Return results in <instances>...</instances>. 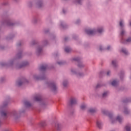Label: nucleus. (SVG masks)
I'll return each instance as SVG.
<instances>
[{"label": "nucleus", "mask_w": 131, "mask_h": 131, "mask_svg": "<svg viewBox=\"0 0 131 131\" xmlns=\"http://www.w3.org/2000/svg\"><path fill=\"white\" fill-rule=\"evenodd\" d=\"M49 86L52 89L53 92H55V91L57 90V86H56V84L54 83H50L49 84Z\"/></svg>", "instance_id": "obj_1"}, {"label": "nucleus", "mask_w": 131, "mask_h": 131, "mask_svg": "<svg viewBox=\"0 0 131 131\" xmlns=\"http://www.w3.org/2000/svg\"><path fill=\"white\" fill-rule=\"evenodd\" d=\"M85 32L89 35H93V34H95L96 31L94 30H85Z\"/></svg>", "instance_id": "obj_2"}, {"label": "nucleus", "mask_w": 131, "mask_h": 131, "mask_svg": "<svg viewBox=\"0 0 131 131\" xmlns=\"http://www.w3.org/2000/svg\"><path fill=\"white\" fill-rule=\"evenodd\" d=\"M76 99L74 98H72L70 100V104L71 105H75V104H76Z\"/></svg>", "instance_id": "obj_3"}, {"label": "nucleus", "mask_w": 131, "mask_h": 131, "mask_svg": "<svg viewBox=\"0 0 131 131\" xmlns=\"http://www.w3.org/2000/svg\"><path fill=\"white\" fill-rule=\"evenodd\" d=\"M48 68V66L47 65H42L40 67V71H45Z\"/></svg>", "instance_id": "obj_4"}, {"label": "nucleus", "mask_w": 131, "mask_h": 131, "mask_svg": "<svg viewBox=\"0 0 131 131\" xmlns=\"http://www.w3.org/2000/svg\"><path fill=\"white\" fill-rule=\"evenodd\" d=\"M34 100H35V101L39 102V101H41V96H35L34 98Z\"/></svg>", "instance_id": "obj_5"}, {"label": "nucleus", "mask_w": 131, "mask_h": 131, "mask_svg": "<svg viewBox=\"0 0 131 131\" xmlns=\"http://www.w3.org/2000/svg\"><path fill=\"white\" fill-rule=\"evenodd\" d=\"M125 129H126V131H131V125L130 124H128L126 125L125 127Z\"/></svg>", "instance_id": "obj_6"}, {"label": "nucleus", "mask_w": 131, "mask_h": 131, "mask_svg": "<svg viewBox=\"0 0 131 131\" xmlns=\"http://www.w3.org/2000/svg\"><path fill=\"white\" fill-rule=\"evenodd\" d=\"M1 115L3 117H7V115H8V113H7V112L6 111H2L1 112Z\"/></svg>", "instance_id": "obj_7"}, {"label": "nucleus", "mask_w": 131, "mask_h": 131, "mask_svg": "<svg viewBox=\"0 0 131 131\" xmlns=\"http://www.w3.org/2000/svg\"><path fill=\"white\" fill-rule=\"evenodd\" d=\"M96 123H97V125L98 127H99V128H101L102 122H101V121H97Z\"/></svg>", "instance_id": "obj_8"}, {"label": "nucleus", "mask_w": 131, "mask_h": 131, "mask_svg": "<svg viewBox=\"0 0 131 131\" xmlns=\"http://www.w3.org/2000/svg\"><path fill=\"white\" fill-rule=\"evenodd\" d=\"M38 8H41L43 6L42 2L41 1H39L37 4Z\"/></svg>", "instance_id": "obj_9"}, {"label": "nucleus", "mask_w": 131, "mask_h": 131, "mask_svg": "<svg viewBox=\"0 0 131 131\" xmlns=\"http://www.w3.org/2000/svg\"><path fill=\"white\" fill-rule=\"evenodd\" d=\"M25 105L26 107H30L31 106V103L27 101H25Z\"/></svg>", "instance_id": "obj_10"}, {"label": "nucleus", "mask_w": 131, "mask_h": 131, "mask_svg": "<svg viewBox=\"0 0 131 131\" xmlns=\"http://www.w3.org/2000/svg\"><path fill=\"white\" fill-rule=\"evenodd\" d=\"M42 51V49L39 48L37 50V55H40L41 54V52Z\"/></svg>", "instance_id": "obj_11"}, {"label": "nucleus", "mask_w": 131, "mask_h": 131, "mask_svg": "<svg viewBox=\"0 0 131 131\" xmlns=\"http://www.w3.org/2000/svg\"><path fill=\"white\" fill-rule=\"evenodd\" d=\"M65 52H66V53H70L71 52V49L70 48L67 47L65 48Z\"/></svg>", "instance_id": "obj_12"}, {"label": "nucleus", "mask_w": 131, "mask_h": 131, "mask_svg": "<svg viewBox=\"0 0 131 131\" xmlns=\"http://www.w3.org/2000/svg\"><path fill=\"white\" fill-rule=\"evenodd\" d=\"M111 84L113 86H115L117 85V81H116V80H114L112 82Z\"/></svg>", "instance_id": "obj_13"}, {"label": "nucleus", "mask_w": 131, "mask_h": 131, "mask_svg": "<svg viewBox=\"0 0 131 131\" xmlns=\"http://www.w3.org/2000/svg\"><path fill=\"white\" fill-rule=\"evenodd\" d=\"M96 111H97V110L95 108H91L90 110H89V112L90 113H95V112H96Z\"/></svg>", "instance_id": "obj_14"}, {"label": "nucleus", "mask_w": 131, "mask_h": 131, "mask_svg": "<svg viewBox=\"0 0 131 131\" xmlns=\"http://www.w3.org/2000/svg\"><path fill=\"white\" fill-rule=\"evenodd\" d=\"M122 53H123L125 55H127V51L124 49H122L121 51Z\"/></svg>", "instance_id": "obj_15"}, {"label": "nucleus", "mask_w": 131, "mask_h": 131, "mask_svg": "<svg viewBox=\"0 0 131 131\" xmlns=\"http://www.w3.org/2000/svg\"><path fill=\"white\" fill-rule=\"evenodd\" d=\"M27 65H28V62H25L20 67V68H22V67H24V66H27Z\"/></svg>", "instance_id": "obj_16"}, {"label": "nucleus", "mask_w": 131, "mask_h": 131, "mask_svg": "<svg viewBox=\"0 0 131 131\" xmlns=\"http://www.w3.org/2000/svg\"><path fill=\"white\" fill-rule=\"evenodd\" d=\"M97 32L98 33H102L103 32V28H99L97 30Z\"/></svg>", "instance_id": "obj_17"}, {"label": "nucleus", "mask_w": 131, "mask_h": 131, "mask_svg": "<svg viewBox=\"0 0 131 131\" xmlns=\"http://www.w3.org/2000/svg\"><path fill=\"white\" fill-rule=\"evenodd\" d=\"M116 120L119 121V122H121V121L122 120V119L121 118V117H120L119 116H118L116 118Z\"/></svg>", "instance_id": "obj_18"}, {"label": "nucleus", "mask_w": 131, "mask_h": 131, "mask_svg": "<svg viewBox=\"0 0 131 131\" xmlns=\"http://www.w3.org/2000/svg\"><path fill=\"white\" fill-rule=\"evenodd\" d=\"M109 93V92H104L103 94H102V97L104 98L105 97H106V96H107V95H108V94Z\"/></svg>", "instance_id": "obj_19"}, {"label": "nucleus", "mask_w": 131, "mask_h": 131, "mask_svg": "<svg viewBox=\"0 0 131 131\" xmlns=\"http://www.w3.org/2000/svg\"><path fill=\"white\" fill-rule=\"evenodd\" d=\"M116 64H117L116 61L113 60L112 61V65H113V66H115V67L116 66Z\"/></svg>", "instance_id": "obj_20"}, {"label": "nucleus", "mask_w": 131, "mask_h": 131, "mask_svg": "<svg viewBox=\"0 0 131 131\" xmlns=\"http://www.w3.org/2000/svg\"><path fill=\"white\" fill-rule=\"evenodd\" d=\"M23 83V82H22L21 81H19L17 82V84L19 86H20V85H22Z\"/></svg>", "instance_id": "obj_21"}, {"label": "nucleus", "mask_w": 131, "mask_h": 131, "mask_svg": "<svg viewBox=\"0 0 131 131\" xmlns=\"http://www.w3.org/2000/svg\"><path fill=\"white\" fill-rule=\"evenodd\" d=\"M120 27H123V23L122 20L120 21Z\"/></svg>", "instance_id": "obj_22"}, {"label": "nucleus", "mask_w": 131, "mask_h": 131, "mask_svg": "<svg viewBox=\"0 0 131 131\" xmlns=\"http://www.w3.org/2000/svg\"><path fill=\"white\" fill-rule=\"evenodd\" d=\"M67 84H68L67 81L63 82V86H67Z\"/></svg>", "instance_id": "obj_23"}, {"label": "nucleus", "mask_w": 131, "mask_h": 131, "mask_svg": "<svg viewBox=\"0 0 131 131\" xmlns=\"http://www.w3.org/2000/svg\"><path fill=\"white\" fill-rule=\"evenodd\" d=\"M81 109H82V110H84V109H85V105H82L81 106Z\"/></svg>", "instance_id": "obj_24"}, {"label": "nucleus", "mask_w": 131, "mask_h": 131, "mask_svg": "<svg viewBox=\"0 0 131 131\" xmlns=\"http://www.w3.org/2000/svg\"><path fill=\"white\" fill-rule=\"evenodd\" d=\"M126 42H131V38H128L126 40Z\"/></svg>", "instance_id": "obj_25"}, {"label": "nucleus", "mask_w": 131, "mask_h": 131, "mask_svg": "<svg viewBox=\"0 0 131 131\" xmlns=\"http://www.w3.org/2000/svg\"><path fill=\"white\" fill-rule=\"evenodd\" d=\"M57 64H58V65H63V64H64V62L62 61H59L57 62Z\"/></svg>", "instance_id": "obj_26"}, {"label": "nucleus", "mask_w": 131, "mask_h": 131, "mask_svg": "<svg viewBox=\"0 0 131 131\" xmlns=\"http://www.w3.org/2000/svg\"><path fill=\"white\" fill-rule=\"evenodd\" d=\"M74 61H79V58L77 57L76 58H73V59Z\"/></svg>", "instance_id": "obj_27"}, {"label": "nucleus", "mask_w": 131, "mask_h": 131, "mask_svg": "<svg viewBox=\"0 0 131 131\" xmlns=\"http://www.w3.org/2000/svg\"><path fill=\"white\" fill-rule=\"evenodd\" d=\"M120 34H121V36H123V35L124 34V31H122Z\"/></svg>", "instance_id": "obj_28"}, {"label": "nucleus", "mask_w": 131, "mask_h": 131, "mask_svg": "<svg viewBox=\"0 0 131 131\" xmlns=\"http://www.w3.org/2000/svg\"><path fill=\"white\" fill-rule=\"evenodd\" d=\"M56 127H57V129H59V127H61V125L57 124Z\"/></svg>", "instance_id": "obj_29"}, {"label": "nucleus", "mask_w": 131, "mask_h": 131, "mask_svg": "<svg viewBox=\"0 0 131 131\" xmlns=\"http://www.w3.org/2000/svg\"><path fill=\"white\" fill-rule=\"evenodd\" d=\"M124 112L125 114H128V111L127 110H125Z\"/></svg>", "instance_id": "obj_30"}, {"label": "nucleus", "mask_w": 131, "mask_h": 131, "mask_svg": "<svg viewBox=\"0 0 131 131\" xmlns=\"http://www.w3.org/2000/svg\"><path fill=\"white\" fill-rule=\"evenodd\" d=\"M21 53L17 54V57L18 58H21Z\"/></svg>", "instance_id": "obj_31"}, {"label": "nucleus", "mask_w": 131, "mask_h": 131, "mask_svg": "<svg viewBox=\"0 0 131 131\" xmlns=\"http://www.w3.org/2000/svg\"><path fill=\"white\" fill-rule=\"evenodd\" d=\"M81 2V0H76V3H77L78 4H80Z\"/></svg>", "instance_id": "obj_32"}, {"label": "nucleus", "mask_w": 131, "mask_h": 131, "mask_svg": "<svg viewBox=\"0 0 131 131\" xmlns=\"http://www.w3.org/2000/svg\"><path fill=\"white\" fill-rule=\"evenodd\" d=\"M108 117H110V118H111L112 117V114H109Z\"/></svg>", "instance_id": "obj_33"}, {"label": "nucleus", "mask_w": 131, "mask_h": 131, "mask_svg": "<svg viewBox=\"0 0 131 131\" xmlns=\"http://www.w3.org/2000/svg\"><path fill=\"white\" fill-rule=\"evenodd\" d=\"M102 113H103V114H107L106 112L105 111H102Z\"/></svg>", "instance_id": "obj_34"}, {"label": "nucleus", "mask_w": 131, "mask_h": 131, "mask_svg": "<svg viewBox=\"0 0 131 131\" xmlns=\"http://www.w3.org/2000/svg\"><path fill=\"white\" fill-rule=\"evenodd\" d=\"M98 88H100V84H98L96 86V88L98 89Z\"/></svg>", "instance_id": "obj_35"}, {"label": "nucleus", "mask_w": 131, "mask_h": 131, "mask_svg": "<svg viewBox=\"0 0 131 131\" xmlns=\"http://www.w3.org/2000/svg\"><path fill=\"white\" fill-rule=\"evenodd\" d=\"M110 75V71H108L107 72V75Z\"/></svg>", "instance_id": "obj_36"}, {"label": "nucleus", "mask_w": 131, "mask_h": 131, "mask_svg": "<svg viewBox=\"0 0 131 131\" xmlns=\"http://www.w3.org/2000/svg\"><path fill=\"white\" fill-rule=\"evenodd\" d=\"M106 50H110V46L107 47V48H106Z\"/></svg>", "instance_id": "obj_37"}, {"label": "nucleus", "mask_w": 131, "mask_h": 131, "mask_svg": "<svg viewBox=\"0 0 131 131\" xmlns=\"http://www.w3.org/2000/svg\"><path fill=\"white\" fill-rule=\"evenodd\" d=\"M123 103H126V102H128V100H124Z\"/></svg>", "instance_id": "obj_38"}, {"label": "nucleus", "mask_w": 131, "mask_h": 131, "mask_svg": "<svg viewBox=\"0 0 131 131\" xmlns=\"http://www.w3.org/2000/svg\"><path fill=\"white\" fill-rule=\"evenodd\" d=\"M99 50H100V51H102V47H100Z\"/></svg>", "instance_id": "obj_39"}, {"label": "nucleus", "mask_w": 131, "mask_h": 131, "mask_svg": "<svg viewBox=\"0 0 131 131\" xmlns=\"http://www.w3.org/2000/svg\"><path fill=\"white\" fill-rule=\"evenodd\" d=\"M63 14H65V10H63Z\"/></svg>", "instance_id": "obj_40"}, {"label": "nucleus", "mask_w": 131, "mask_h": 131, "mask_svg": "<svg viewBox=\"0 0 131 131\" xmlns=\"http://www.w3.org/2000/svg\"><path fill=\"white\" fill-rule=\"evenodd\" d=\"M122 40H123V38H122V42H123V43H124V42H123V41H122Z\"/></svg>", "instance_id": "obj_41"}, {"label": "nucleus", "mask_w": 131, "mask_h": 131, "mask_svg": "<svg viewBox=\"0 0 131 131\" xmlns=\"http://www.w3.org/2000/svg\"><path fill=\"white\" fill-rule=\"evenodd\" d=\"M64 40H66V41L67 40V38H65Z\"/></svg>", "instance_id": "obj_42"}, {"label": "nucleus", "mask_w": 131, "mask_h": 131, "mask_svg": "<svg viewBox=\"0 0 131 131\" xmlns=\"http://www.w3.org/2000/svg\"><path fill=\"white\" fill-rule=\"evenodd\" d=\"M78 67H81V66H80V64H78Z\"/></svg>", "instance_id": "obj_43"}, {"label": "nucleus", "mask_w": 131, "mask_h": 131, "mask_svg": "<svg viewBox=\"0 0 131 131\" xmlns=\"http://www.w3.org/2000/svg\"><path fill=\"white\" fill-rule=\"evenodd\" d=\"M9 25H10V26H12V25H13V24H9Z\"/></svg>", "instance_id": "obj_44"}, {"label": "nucleus", "mask_w": 131, "mask_h": 131, "mask_svg": "<svg viewBox=\"0 0 131 131\" xmlns=\"http://www.w3.org/2000/svg\"><path fill=\"white\" fill-rule=\"evenodd\" d=\"M18 46H21V44H19Z\"/></svg>", "instance_id": "obj_45"}, {"label": "nucleus", "mask_w": 131, "mask_h": 131, "mask_svg": "<svg viewBox=\"0 0 131 131\" xmlns=\"http://www.w3.org/2000/svg\"><path fill=\"white\" fill-rule=\"evenodd\" d=\"M130 26H131V22L130 23Z\"/></svg>", "instance_id": "obj_46"}, {"label": "nucleus", "mask_w": 131, "mask_h": 131, "mask_svg": "<svg viewBox=\"0 0 131 131\" xmlns=\"http://www.w3.org/2000/svg\"><path fill=\"white\" fill-rule=\"evenodd\" d=\"M112 123H113V121H112Z\"/></svg>", "instance_id": "obj_47"}]
</instances>
